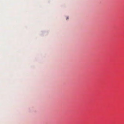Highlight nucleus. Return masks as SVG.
<instances>
[{
	"label": "nucleus",
	"mask_w": 124,
	"mask_h": 124,
	"mask_svg": "<svg viewBox=\"0 0 124 124\" xmlns=\"http://www.w3.org/2000/svg\"><path fill=\"white\" fill-rule=\"evenodd\" d=\"M69 19V18H68V17H67V19Z\"/></svg>",
	"instance_id": "nucleus-1"
}]
</instances>
